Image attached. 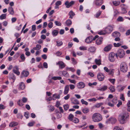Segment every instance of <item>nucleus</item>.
<instances>
[{
	"instance_id": "f257e3e1",
	"label": "nucleus",
	"mask_w": 130,
	"mask_h": 130,
	"mask_svg": "<svg viewBox=\"0 0 130 130\" xmlns=\"http://www.w3.org/2000/svg\"><path fill=\"white\" fill-rule=\"evenodd\" d=\"M129 116L128 113L126 112L121 113L119 117V121L120 123L122 124L125 123L126 119Z\"/></svg>"
},
{
	"instance_id": "f03ea898",
	"label": "nucleus",
	"mask_w": 130,
	"mask_h": 130,
	"mask_svg": "<svg viewBox=\"0 0 130 130\" xmlns=\"http://www.w3.org/2000/svg\"><path fill=\"white\" fill-rule=\"evenodd\" d=\"M92 121L95 122H98L102 119V117L101 114L98 113H94L92 116Z\"/></svg>"
},
{
	"instance_id": "7ed1b4c3",
	"label": "nucleus",
	"mask_w": 130,
	"mask_h": 130,
	"mask_svg": "<svg viewBox=\"0 0 130 130\" xmlns=\"http://www.w3.org/2000/svg\"><path fill=\"white\" fill-rule=\"evenodd\" d=\"M125 52L124 50L122 49H119L117 53L116 54V56L117 58L119 57L120 58L123 57L124 56Z\"/></svg>"
},
{
	"instance_id": "20e7f679",
	"label": "nucleus",
	"mask_w": 130,
	"mask_h": 130,
	"mask_svg": "<svg viewBox=\"0 0 130 130\" xmlns=\"http://www.w3.org/2000/svg\"><path fill=\"white\" fill-rule=\"evenodd\" d=\"M98 37L99 36L98 35L95 36L94 37H93L92 36H89L86 39L85 42L87 43H90L92 41L95 40L96 38H98Z\"/></svg>"
},
{
	"instance_id": "39448f33",
	"label": "nucleus",
	"mask_w": 130,
	"mask_h": 130,
	"mask_svg": "<svg viewBox=\"0 0 130 130\" xmlns=\"http://www.w3.org/2000/svg\"><path fill=\"white\" fill-rule=\"evenodd\" d=\"M127 66L126 63L122 62L120 65V69L121 71L123 72H126L127 71Z\"/></svg>"
},
{
	"instance_id": "423d86ee",
	"label": "nucleus",
	"mask_w": 130,
	"mask_h": 130,
	"mask_svg": "<svg viewBox=\"0 0 130 130\" xmlns=\"http://www.w3.org/2000/svg\"><path fill=\"white\" fill-rule=\"evenodd\" d=\"M116 54L113 52L110 53L108 55V59L111 62H113L115 60Z\"/></svg>"
},
{
	"instance_id": "0eeeda50",
	"label": "nucleus",
	"mask_w": 130,
	"mask_h": 130,
	"mask_svg": "<svg viewBox=\"0 0 130 130\" xmlns=\"http://www.w3.org/2000/svg\"><path fill=\"white\" fill-rule=\"evenodd\" d=\"M116 119L115 118H111L107 120L106 123L107 124L111 123L112 124H114L116 122Z\"/></svg>"
},
{
	"instance_id": "6e6552de",
	"label": "nucleus",
	"mask_w": 130,
	"mask_h": 130,
	"mask_svg": "<svg viewBox=\"0 0 130 130\" xmlns=\"http://www.w3.org/2000/svg\"><path fill=\"white\" fill-rule=\"evenodd\" d=\"M113 26H108L105 29V31L106 34H109L112 31Z\"/></svg>"
},
{
	"instance_id": "1a4fd4ad",
	"label": "nucleus",
	"mask_w": 130,
	"mask_h": 130,
	"mask_svg": "<svg viewBox=\"0 0 130 130\" xmlns=\"http://www.w3.org/2000/svg\"><path fill=\"white\" fill-rule=\"evenodd\" d=\"M13 72L17 75H19L20 74V73L19 71V68L17 66H15L13 68Z\"/></svg>"
},
{
	"instance_id": "9d476101",
	"label": "nucleus",
	"mask_w": 130,
	"mask_h": 130,
	"mask_svg": "<svg viewBox=\"0 0 130 130\" xmlns=\"http://www.w3.org/2000/svg\"><path fill=\"white\" fill-rule=\"evenodd\" d=\"M126 6L124 4L121 6V13L122 14L126 13L127 12Z\"/></svg>"
},
{
	"instance_id": "9b49d317",
	"label": "nucleus",
	"mask_w": 130,
	"mask_h": 130,
	"mask_svg": "<svg viewBox=\"0 0 130 130\" xmlns=\"http://www.w3.org/2000/svg\"><path fill=\"white\" fill-rule=\"evenodd\" d=\"M56 64L59 65V68L61 69L64 68L65 67V64L62 61H59L56 63Z\"/></svg>"
},
{
	"instance_id": "f8f14e48",
	"label": "nucleus",
	"mask_w": 130,
	"mask_h": 130,
	"mask_svg": "<svg viewBox=\"0 0 130 130\" xmlns=\"http://www.w3.org/2000/svg\"><path fill=\"white\" fill-rule=\"evenodd\" d=\"M74 3V2L73 1H71L70 3H69L68 1H67L65 3V5L66 6L67 8H69L71 6L73 5Z\"/></svg>"
},
{
	"instance_id": "ddd939ff",
	"label": "nucleus",
	"mask_w": 130,
	"mask_h": 130,
	"mask_svg": "<svg viewBox=\"0 0 130 130\" xmlns=\"http://www.w3.org/2000/svg\"><path fill=\"white\" fill-rule=\"evenodd\" d=\"M112 45L111 44H109L105 47L104 49V51L108 52L109 51L111 48Z\"/></svg>"
},
{
	"instance_id": "4468645a",
	"label": "nucleus",
	"mask_w": 130,
	"mask_h": 130,
	"mask_svg": "<svg viewBox=\"0 0 130 130\" xmlns=\"http://www.w3.org/2000/svg\"><path fill=\"white\" fill-rule=\"evenodd\" d=\"M77 86L78 89H82L84 88L85 86L84 83L82 82L79 83L77 85Z\"/></svg>"
},
{
	"instance_id": "2eb2a0df",
	"label": "nucleus",
	"mask_w": 130,
	"mask_h": 130,
	"mask_svg": "<svg viewBox=\"0 0 130 130\" xmlns=\"http://www.w3.org/2000/svg\"><path fill=\"white\" fill-rule=\"evenodd\" d=\"M29 74V73L28 71L23 70L21 73V78H22L24 77H27Z\"/></svg>"
},
{
	"instance_id": "dca6fc26",
	"label": "nucleus",
	"mask_w": 130,
	"mask_h": 130,
	"mask_svg": "<svg viewBox=\"0 0 130 130\" xmlns=\"http://www.w3.org/2000/svg\"><path fill=\"white\" fill-rule=\"evenodd\" d=\"M97 78L99 81H102L104 79V76L102 74L99 73L97 75Z\"/></svg>"
},
{
	"instance_id": "f3484780",
	"label": "nucleus",
	"mask_w": 130,
	"mask_h": 130,
	"mask_svg": "<svg viewBox=\"0 0 130 130\" xmlns=\"http://www.w3.org/2000/svg\"><path fill=\"white\" fill-rule=\"evenodd\" d=\"M71 100L72 103L74 104L78 105L79 104L78 100L74 98H71Z\"/></svg>"
},
{
	"instance_id": "a211bd4d",
	"label": "nucleus",
	"mask_w": 130,
	"mask_h": 130,
	"mask_svg": "<svg viewBox=\"0 0 130 130\" xmlns=\"http://www.w3.org/2000/svg\"><path fill=\"white\" fill-rule=\"evenodd\" d=\"M8 11L10 14L11 15H13L14 13V11L13 8L11 7H8Z\"/></svg>"
},
{
	"instance_id": "6ab92c4d",
	"label": "nucleus",
	"mask_w": 130,
	"mask_h": 130,
	"mask_svg": "<svg viewBox=\"0 0 130 130\" xmlns=\"http://www.w3.org/2000/svg\"><path fill=\"white\" fill-rule=\"evenodd\" d=\"M95 4L96 6H99L103 3V0H95Z\"/></svg>"
},
{
	"instance_id": "aec40b11",
	"label": "nucleus",
	"mask_w": 130,
	"mask_h": 130,
	"mask_svg": "<svg viewBox=\"0 0 130 130\" xmlns=\"http://www.w3.org/2000/svg\"><path fill=\"white\" fill-rule=\"evenodd\" d=\"M125 87L126 86H122L121 85H120L117 86V88L119 91H122Z\"/></svg>"
},
{
	"instance_id": "412c9836",
	"label": "nucleus",
	"mask_w": 130,
	"mask_h": 130,
	"mask_svg": "<svg viewBox=\"0 0 130 130\" xmlns=\"http://www.w3.org/2000/svg\"><path fill=\"white\" fill-rule=\"evenodd\" d=\"M102 38H100L98 39L96 41V43L97 45H100L102 43Z\"/></svg>"
},
{
	"instance_id": "4be33fe9",
	"label": "nucleus",
	"mask_w": 130,
	"mask_h": 130,
	"mask_svg": "<svg viewBox=\"0 0 130 130\" xmlns=\"http://www.w3.org/2000/svg\"><path fill=\"white\" fill-rule=\"evenodd\" d=\"M25 87V84L24 83L21 82L19 84V89L23 90L24 89Z\"/></svg>"
},
{
	"instance_id": "5701e85b",
	"label": "nucleus",
	"mask_w": 130,
	"mask_h": 130,
	"mask_svg": "<svg viewBox=\"0 0 130 130\" xmlns=\"http://www.w3.org/2000/svg\"><path fill=\"white\" fill-rule=\"evenodd\" d=\"M69 91V85L66 86L64 88V94H67L68 92Z\"/></svg>"
},
{
	"instance_id": "b1692460",
	"label": "nucleus",
	"mask_w": 130,
	"mask_h": 130,
	"mask_svg": "<svg viewBox=\"0 0 130 130\" xmlns=\"http://www.w3.org/2000/svg\"><path fill=\"white\" fill-rule=\"evenodd\" d=\"M103 103H98L95 104L94 106H93L94 108H99L101 105H103Z\"/></svg>"
},
{
	"instance_id": "393cba45",
	"label": "nucleus",
	"mask_w": 130,
	"mask_h": 130,
	"mask_svg": "<svg viewBox=\"0 0 130 130\" xmlns=\"http://www.w3.org/2000/svg\"><path fill=\"white\" fill-rule=\"evenodd\" d=\"M18 125V123L16 122H13L9 124V126L11 127H12Z\"/></svg>"
},
{
	"instance_id": "a878e982",
	"label": "nucleus",
	"mask_w": 130,
	"mask_h": 130,
	"mask_svg": "<svg viewBox=\"0 0 130 130\" xmlns=\"http://www.w3.org/2000/svg\"><path fill=\"white\" fill-rule=\"evenodd\" d=\"M110 91L111 92H115V89L114 86L111 85H110V86L108 88Z\"/></svg>"
},
{
	"instance_id": "bb28decb",
	"label": "nucleus",
	"mask_w": 130,
	"mask_h": 130,
	"mask_svg": "<svg viewBox=\"0 0 130 130\" xmlns=\"http://www.w3.org/2000/svg\"><path fill=\"white\" fill-rule=\"evenodd\" d=\"M96 50V48L93 46H91L88 49V51L91 52H94Z\"/></svg>"
},
{
	"instance_id": "cd10ccee",
	"label": "nucleus",
	"mask_w": 130,
	"mask_h": 130,
	"mask_svg": "<svg viewBox=\"0 0 130 130\" xmlns=\"http://www.w3.org/2000/svg\"><path fill=\"white\" fill-rule=\"evenodd\" d=\"M69 15L70 16L69 18L71 19L73 18V16L75 15V13L72 11H71L69 13Z\"/></svg>"
},
{
	"instance_id": "c85d7f7f",
	"label": "nucleus",
	"mask_w": 130,
	"mask_h": 130,
	"mask_svg": "<svg viewBox=\"0 0 130 130\" xmlns=\"http://www.w3.org/2000/svg\"><path fill=\"white\" fill-rule=\"evenodd\" d=\"M63 75L65 77H68L69 76V74L66 71H62Z\"/></svg>"
},
{
	"instance_id": "c756f323",
	"label": "nucleus",
	"mask_w": 130,
	"mask_h": 130,
	"mask_svg": "<svg viewBox=\"0 0 130 130\" xmlns=\"http://www.w3.org/2000/svg\"><path fill=\"white\" fill-rule=\"evenodd\" d=\"M107 88V86H104L101 88L98 89V90L101 91H104L106 90Z\"/></svg>"
},
{
	"instance_id": "7c9ffc66",
	"label": "nucleus",
	"mask_w": 130,
	"mask_h": 130,
	"mask_svg": "<svg viewBox=\"0 0 130 130\" xmlns=\"http://www.w3.org/2000/svg\"><path fill=\"white\" fill-rule=\"evenodd\" d=\"M71 21L69 19L67 20L66 22V23L68 26H70L72 24Z\"/></svg>"
},
{
	"instance_id": "2f4dec72",
	"label": "nucleus",
	"mask_w": 130,
	"mask_h": 130,
	"mask_svg": "<svg viewBox=\"0 0 130 130\" xmlns=\"http://www.w3.org/2000/svg\"><path fill=\"white\" fill-rule=\"evenodd\" d=\"M7 15L6 14H3L0 16V19L2 20L6 18Z\"/></svg>"
},
{
	"instance_id": "473e14b6",
	"label": "nucleus",
	"mask_w": 130,
	"mask_h": 130,
	"mask_svg": "<svg viewBox=\"0 0 130 130\" xmlns=\"http://www.w3.org/2000/svg\"><path fill=\"white\" fill-rule=\"evenodd\" d=\"M58 33V31L56 30H54L52 32V34L53 36H56L57 35Z\"/></svg>"
},
{
	"instance_id": "72a5a7b5",
	"label": "nucleus",
	"mask_w": 130,
	"mask_h": 130,
	"mask_svg": "<svg viewBox=\"0 0 130 130\" xmlns=\"http://www.w3.org/2000/svg\"><path fill=\"white\" fill-rule=\"evenodd\" d=\"M10 77L11 79H12L13 80V82H14L16 78L14 75L12 73L10 75Z\"/></svg>"
},
{
	"instance_id": "f704fd0d",
	"label": "nucleus",
	"mask_w": 130,
	"mask_h": 130,
	"mask_svg": "<svg viewBox=\"0 0 130 130\" xmlns=\"http://www.w3.org/2000/svg\"><path fill=\"white\" fill-rule=\"evenodd\" d=\"M21 100L20 99H19L18 100L17 103V104L20 106H22L24 105V104H23V103H22V102L21 101Z\"/></svg>"
},
{
	"instance_id": "c9c22d12",
	"label": "nucleus",
	"mask_w": 130,
	"mask_h": 130,
	"mask_svg": "<svg viewBox=\"0 0 130 130\" xmlns=\"http://www.w3.org/2000/svg\"><path fill=\"white\" fill-rule=\"evenodd\" d=\"M74 116L72 114H70L68 116V118L70 121H71L74 118Z\"/></svg>"
},
{
	"instance_id": "e433bc0d",
	"label": "nucleus",
	"mask_w": 130,
	"mask_h": 130,
	"mask_svg": "<svg viewBox=\"0 0 130 130\" xmlns=\"http://www.w3.org/2000/svg\"><path fill=\"white\" fill-rule=\"evenodd\" d=\"M71 121L75 123H76L79 122V120L78 119L75 117Z\"/></svg>"
},
{
	"instance_id": "4c0bfd02",
	"label": "nucleus",
	"mask_w": 130,
	"mask_h": 130,
	"mask_svg": "<svg viewBox=\"0 0 130 130\" xmlns=\"http://www.w3.org/2000/svg\"><path fill=\"white\" fill-rule=\"evenodd\" d=\"M89 109L87 108H84L82 110L83 112L84 113H88L89 112Z\"/></svg>"
},
{
	"instance_id": "58836bf2",
	"label": "nucleus",
	"mask_w": 130,
	"mask_h": 130,
	"mask_svg": "<svg viewBox=\"0 0 130 130\" xmlns=\"http://www.w3.org/2000/svg\"><path fill=\"white\" fill-rule=\"evenodd\" d=\"M52 79L54 80H61V77L60 76H54L52 78Z\"/></svg>"
},
{
	"instance_id": "ea45409f",
	"label": "nucleus",
	"mask_w": 130,
	"mask_h": 130,
	"mask_svg": "<svg viewBox=\"0 0 130 130\" xmlns=\"http://www.w3.org/2000/svg\"><path fill=\"white\" fill-rule=\"evenodd\" d=\"M66 70L68 71H71L72 72H74L75 71V70L72 67H67L66 68Z\"/></svg>"
},
{
	"instance_id": "a19ab883",
	"label": "nucleus",
	"mask_w": 130,
	"mask_h": 130,
	"mask_svg": "<svg viewBox=\"0 0 130 130\" xmlns=\"http://www.w3.org/2000/svg\"><path fill=\"white\" fill-rule=\"evenodd\" d=\"M112 3L114 5L117 6L120 4V2L116 1H113Z\"/></svg>"
},
{
	"instance_id": "79ce46f5",
	"label": "nucleus",
	"mask_w": 130,
	"mask_h": 130,
	"mask_svg": "<svg viewBox=\"0 0 130 130\" xmlns=\"http://www.w3.org/2000/svg\"><path fill=\"white\" fill-rule=\"evenodd\" d=\"M95 62L96 64L99 65L101 64V61L100 59H96L95 60Z\"/></svg>"
},
{
	"instance_id": "37998d69",
	"label": "nucleus",
	"mask_w": 130,
	"mask_h": 130,
	"mask_svg": "<svg viewBox=\"0 0 130 130\" xmlns=\"http://www.w3.org/2000/svg\"><path fill=\"white\" fill-rule=\"evenodd\" d=\"M57 43L56 45L58 46H60L62 45L63 44L62 42L61 41H56Z\"/></svg>"
},
{
	"instance_id": "c03bdc74",
	"label": "nucleus",
	"mask_w": 130,
	"mask_h": 130,
	"mask_svg": "<svg viewBox=\"0 0 130 130\" xmlns=\"http://www.w3.org/2000/svg\"><path fill=\"white\" fill-rule=\"evenodd\" d=\"M81 102L82 104H84L86 105H87L88 104V103L87 101H84L83 99L81 100Z\"/></svg>"
},
{
	"instance_id": "a18cd8bd",
	"label": "nucleus",
	"mask_w": 130,
	"mask_h": 130,
	"mask_svg": "<svg viewBox=\"0 0 130 130\" xmlns=\"http://www.w3.org/2000/svg\"><path fill=\"white\" fill-rule=\"evenodd\" d=\"M106 34V33L105 31V29L104 30H102L98 32L99 34L101 35H104Z\"/></svg>"
},
{
	"instance_id": "49530a36",
	"label": "nucleus",
	"mask_w": 130,
	"mask_h": 130,
	"mask_svg": "<svg viewBox=\"0 0 130 130\" xmlns=\"http://www.w3.org/2000/svg\"><path fill=\"white\" fill-rule=\"evenodd\" d=\"M79 49L80 50H87V47L85 46H81L79 47Z\"/></svg>"
},
{
	"instance_id": "de8ad7c7",
	"label": "nucleus",
	"mask_w": 130,
	"mask_h": 130,
	"mask_svg": "<svg viewBox=\"0 0 130 130\" xmlns=\"http://www.w3.org/2000/svg\"><path fill=\"white\" fill-rule=\"evenodd\" d=\"M63 108L65 110H67L69 108V106L68 104L64 105H63Z\"/></svg>"
},
{
	"instance_id": "09e8293b",
	"label": "nucleus",
	"mask_w": 130,
	"mask_h": 130,
	"mask_svg": "<svg viewBox=\"0 0 130 130\" xmlns=\"http://www.w3.org/2000/svg\"><path fill=\"white\" fill-rule=\"evenodd\" d=\"M55 25L57 26H61V23L57 21H55Z\"/></svg>"
},
{
	"instance_id": "8fccbe9b",
	"label": "nucleus",
	"mask_w": 130,
	"mask_h": 130,
	"mask_svg": "<svg viewBox=\"0 0 130 130\" xmlns=\"http://www.w3.org/2000/svg\"><path fill=\"white\" fill-rule=\"evenodd\" d=\"M114 70L113 69H110L109 70V71L108 73L109 75H113V74Z\"/></svg>"
},
{
	"instance_id": "3c124183",
	"label": "nucleus",
	"mask_w": 130,
	"mask_h": 130,
	"mask_svg": "<svg viewBox=\"0 0 130 130\" xmlns=\"http://www.w3.org/2000/svg\"><path fill=\"white\" fill-rule=\"evenodd\" d=\"M88 100L89 102L92 101H97V100L95 98H93L91 99H88Z\"/></svg>"
},
{
	"instance_id": "603ef678",
	"label": "nucleus",
	"mask_w": 130,
	"mask_h": 130,
	"mask_svg": "<svg viewBox=\"0 0 130 130\" xmlns=\"http://www.w3.org/2000/svg\"><path fill=\"white\" fill-rule=\"evenodd\" d=\"M27 98L25 97L23 98L22 100V101L23 103H25L27 102Z\"/></svg>"
},
{
	"instance_id": "864d4df0",
	"label": "nucleus",
	"mask_w": 130,
	"mask_h": 130,
	"mask_svg": "<svg viewBox=\"0 0 130 130\" xmlns=\"http://www.w3.org/2000/svg\"><path fill=\"white\" fill-rule=\"evenodd\" d=\"M101 13V11H99L96 13V14L95 15L96 18H98V17L100 15Z\"/></svg>"
},
{
	"instance_id": "5fc2aeb1",
	"label": "nucleus",
	"mask_w": 130,
	"mask_h": 130,
	"mask_svg": "<svg viewBox=\"0 0 130 130\" xmlns=\"http://www.w3.org/2000/svg\"><path fill=\"white\" fill-rule=\"evenodd\" d=\"M48 26L49 28H52L53 27V23L52 22H50L48 24Z\"/></svg>"
},
{
	"instance_id": "6e6d98bb",
	"label": "nucleus",
	"mask_w": 130,
	"mask_h": 130,
	"mask_svg": "<svg viewBox=\"0 0 130 130\" xmlns=\"http://www.w3.org/2000/svg\"><path fill=\"white\" fill-rule=\"evenodd\" d=\"M20 58L23 61H24L25 60V57L23 54H22L21 55Z\"/></svg>"
},
{
	"instance_id": "4d7b16f0",
	"label": "nucleus",
	"mask_w": 130,
	"mask_h": 130,
	"mask_svg": "<svg viewBox=\"0 0 130 130\" xmlns=\"http://www.w3.org/2000/svg\"><path fill=\"white\" fill-rule=\"evenodd\" d=\"M113 130H122V128H120L119 127L116 126L114 127Z\"/></svg>"
},
{
	"instance_id": "13d9d810",
	"label": "nucleus",
	"mask_w": 130,
	"mask_h": 130,
	"mask_svg": "<svg viewBox=\"0 0 130 130\" xmlns=\"http://www.w3.org/2000/svg\"><path fill=\"white\" fill-rule=\"evenodd\" d=\"M109 80L113 84H114L115 82V79H109Z\"/></svg>"
},
{
	"instance_id": "bf43d9fd",
	"label": "nucleus",
	"mask_w": 130,
	"mask_h": 130,
	"mask_svg": "<svg viewBox=\"0 0 130 130\" xmlns=\"http://www.w3.org/2000/svg\"><path fill=\"white\" fill-rule=\"evenodd\" d=\"M117 20L118 21L122 22L123 20V18L121 17H119L117 19Z\"/></svg>"
},
{
	"instance_id": "052dcab7",
	"label": "nucleus",
	"mask_w": 130,
	"mask_h": 130,
	"mask_svg": "<svg viewBox=\"0 0 130 130\" xmlns=\"http://www.w3.org/2000/svg\"><path fill=\"white\" fill-rule=\"evenodd\" d=\"M69 86L70 87V89L71 90L74 89L75 88V86L73 85L70 84Z\"/></svg>"
},
{
	"instance_id": "680f3d73",
	"label": "nucleus",
	"mask_w": 130,
	"mask_h": 130,
	"mask_svg": "<svg viewBox=\"0 0 130 130\" xmlns=\"http://www.w3.org/2000/svg\"><path fill=\"white\" fill-rule=\"evenodd\" d=\"M35 123V122L34 121H33L32 122L29 123L28 124V126H32Z\"/></svg>"
},
{
	"instance_id": "e2e57ef3",
	"label": "nucleus",
	"mask_w": 130,
	"mask_h": 130,
	"mask_svg": "<svg viewBox=\"0 0 130 130\" xmlns=\"http://www.w3.org/2000/svg\"><path fill=\"white\" fill-rule=\"evenodd\" d=\"M104 69L105 71L107 73H109V71L110 70H109L107 67H104Z\"/></svg>"
},
{
	"instance_id": "0e129e2a",
	"label": "nucleus",
	"mask_w": 130,
	"mask_h": 130,
	"mask_svg": "<svg viewBox=\"0 0 130 130\" xmlns=\"http://www.w3.org/2000/svg\"><path fill=\"white\" fill-rule=\"evenodd\" d=\"M121 44L119 43H113V45L115 47H119L121 45Z\"/></svg>"
},
{
	"instance_id": "69168bd1",
	"label": "nucleus",
	"mask_w": 130,
	"mask_h": 130,
	"mask_svg": "<svg viewBox=\"0 0 130 130\" xmlns=\"http://www.w3.org/2000/svg\"><path fill=\"white\" fill-rule=\"evenodd\" d=\"M68 80L71 83L75 84L76 83V82L74 80H71L70 79H68Z\"/></svg>"
},
{
	"instance_id": "338daca9",
	"label": "nucleus",
	"mask_w": 130,
	"mask_h": 130,
	"mask_svg": "<svg viewBox=\"0 0 130 130\" xmlns=\"http://www.w3.org/2000/svg\"><path fill=\"white\" fill-rule=\"evenodd\" d=\"M62 54V53L59 51H57L55 53V54L57 56H59L61 55Z\"/></svg>"
},
{
	"instance_id": "774afa93",
	"label": "nucleus",
	"mask_w": 130,
	"mask_h": 130,
	"mask_svg": "<svg viewBox=\"0 0 130 130\" xmlns=\"http://www.w3.org/2000/svg\"><path fill=\"white\" fill-rule=\"evenodd\" d=\"M6 126V124L5 123L2 124L1 125V128H5Z\"/></svg>"
}]
</instances>
